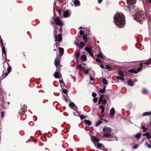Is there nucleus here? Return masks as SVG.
Instances as JSON below:
<instances>
[{"instance_id":"473e14b6","label":"nucleus","mask_w":151,"mask_h":151,"mask_svg":"<svg viewBox=\"0 0 151 151\" xmlns=\"http://www.w3.org/2000/svg\"><path fill=\"white\" fill-rule=\"evenodd\" d=\"M117 78L122 81H124V76H118L117 77Z\"/></svg>"},{"instance_id":"338daca9","label":"nucleus","mask_w":151,"mask_h":151,"mask_svg":"<svg viewBox=\"0 0 151 151\" xmlns=\"http://www.w3.org/2000/svg\"><path fill=\"white\" fill-rule=\"evenodd\" d=\"M59 82H60V83H64V82H63V81L62 80H60L59 81Z\"/></svg>"},{"instance_id":"79ce46f5","label":"nucleus","mask_w":151,"mask_h":151,"mask_svg":"<svg viewBox=\"0 0 151 151\" xmlns=\"http://www.w3.org/2000/svg\"><path fill=\"white\" fill-rule=\"evenodd\" d=\"M145 63L146 64L149 65L151 63V60H149L147 62Z\"/></svg>"},{"instance_id":"5701e85b","label":"nucleus","mask_w":151,"mask_h":151,"mask_svg":"<svg viewBox=\"0 0 151 151\" xmlns=\"http://www.w3.org/2000/svg\"><path fill=\"white\" fill-rule=\"evenodd\" d=\"M105 68L106 69H108L109 71H111L113 70L112 67H111L109 65H106Z\"/></svg>"},{"instance_id":"e2e57ef3","label":"nucleus","mask_w":151,"mask_h":151,"mask_svg":"<svg viewBox=\"0 0 151 151\" xmlns=\"http://www.w3.org/2000/svg\"><path fill=\"white\" fill-rule=\"evenodd\" d=\"M102 1L103 0H98V2L99 4H100L102 2Z\"/></svg>"},{"instance_id":"c85d7f7f","label":"nucleus","mask_w":151,"mask_h":151,"mask_svg":"<svg viewBox=\"0 0 151 151\" xmlns=\"http://www.w3.org/2000/svg\"><path fill=\"white\" fill-rule=\"evenodd\" d=\"M85 44L84 42H81L80 43V46L81 48H83L85 46Z\"/></svg>"},{"instance_id":"2eb2a0df","label":"nucleus","mask_w":151,"mask_h":151,"mask_svg":"<svg viewBox=\"0 0 151 151\" xmlns=\"http://www.w3.org/2000/svg\"><path fill=\"white\" fill-rule=\"evenodd\" d=\"M94 145L97 149H99V147H101L102 145L98 142L94 143Z\"/></svg>"},{"instance_id":"603ef678","label":"nucleus","mask_w":151,"mask_h":151,"mask_svg":"<svg viewBox=\"0 0 151 151\" xmlns=\"http://www.w3.org/2000/svg\"><path fill=\"white\" fill-rule=\"evenodd\" d=\"M101 97H100L99 98L98 103L99 104H100L101 102H102V101H101Z\"/></svg>"},{"instance_id":"dca6fc26","label":"nucleus","mask_w":151,"mask_h":151,"mask_svg":"<svg viewBox=\"0 0 151 151\" xmlns=\"http://www.w3.org/2000/svg\"><path fill=\"white\" fill-rule=\"evenodd\" d=\"M64 49L62 48H59V52L60 56H61L64 53Z\"/></svg>"},{"instance_id":"052dcab7","label":"nucleus","mask_w":151,"mask_h":151,"mask_svg":"<svg viewBox=\"0 0 151 151\" xmlns=\"http://www.w3.org/2000/svg\"><path fill=\"white\" fill-rule=\"evenodd\" d=\"M54 33L55 34V35H57V29H55V31L54 32Z\"/></svg>"},{"instance_id":"bf43d9fd","label":"nucleus","mask_w":151,"mask_h":151,"mask_svg":"<svg viewBox=\"0 0 151 151\" xmlns=\"http://www.w3.org/2000/svg\"><path fill=\"white\" fill-rule=\"evenodd\" d=\"M9 73L8 72V73L6 72V73H5L4 74L5 77L4 78H4L6 77L8 75Z\"/></svg>"},{"instance_id":"58836bf2","label":"nucleus","mask_w":151,"mask_h":151,"mask_svg":"<svg viewBox=\"0 0 151 151\" xmlns=\"http://www.w3.org/2000/svg\"><path fill=\"white\" fill-rule=\"evenodd\" d=\"M102 122L101 121H99V122H97L96 124H95V126H96V127H97L98 126H99V125H100L101 124V123H102Z\"/></svg>"},{"instance_id":"ddd939ff","label":"nucleus","mask_w":151,"mask_h":151,"mask_svg":"<svg viewBox=\"0 0 151 151\" xmlns=\"http://www.w3.org/2000/svg\"><path fill=\"white\" fill-rule=\"evenodd\" d=\"M85 49V50L89 53V54L92 57L93 56V52L91 51L90 48L88 49L87 47H86Z\"/></svg>"},{"instance_id":"6ab92c4d","label":"nucleus","mask_w":151,"mask_h":151,"mask_svg":"<svg viewBox=\"0 0 151 151\" xmlns=\"http://www.w3.org/2000/svg\"><path fill=\"white\" fill-rule=\"evenodd\" d=\"M142 135L145 136L148 139L151 138L150 134V132L144 133L142 134Z\"/></svg>"},{"instance_id":"4468645a","label":"nucleus","mask_w":151,"mask_h":151,"mask_svg":"<svg viewBox=\"0 0 151 151\" xmlns=\"http://www.w3.org/2000/svg\"><path fill=\"white\" fill-rule=\"evenodd\" d=\"M115 113V110L114 108H112L110 110V115L111 116H113Z\"/></svg>"},{"instance_id":"0e129e2a","label":"nucleus","mask_w":151,"mask_h":151,"mask_svg":"<svg viewBox=\"0 0 151 151\" xmlns=\"http://www.w3.org/2000/svg\"><path fill=\"white\" fill-rule=\"evenodd\" d=\"M90 79L91 81H93L94 80V78H93L91 76H90Z\"/></svg>"},{"instance_id":"6e6552de","label":"nucleus","mask_w":151,"mask_h":151,"mask_svg":"<svg viewBox=\"0 0 151 151\" xmlns=\"http://www.w3.org/2000/svg\"><path fill=\"white\" fill-rule=\"evenodd\" d=\"M54 22L58 26H62L63 25V22L61 21L60 19L58 17L55 19Z\"/></svg>"},{"instance_id":"72a5a7b5","label":"nucleus","mask_w":151,"mask_h":151,"mask_svg":"<svg viewBox=\"0 0 151 151\" xmlns=\"http://www.w3.org/2000/svg\"><path fill=\"white\" fill-rule=\"evenodd\" d=\"M81 59L83 61H86V57L85 55H83L81 56Z\"/></svg>"},{"instance_id":"8fccbe9b","label":"nucleus","mask_w":151,"mask_h":151,"mask_svg":"<svg viewBox=\"0 0 151 151\" xmlns=\"http://www.w3.org/2000/svg\"><path fill=\"white\" fill-rule=\"evenodd\" d=\"M96 61L99 63H101V60L99 58H97L96 59Z\"/></svg>"},{"instance_id":"5fc2aeb1","label":"nucleus","mask_w":151,"mask_h":151,"mask_svg":"<svg viewBox=\"0 0 151 151\" xmlns=\"http://www.w3.org/2000/svg\"><path fill=\"white\" fill-rule=\"evenodd\" d=\"M80 117L81 120L85 118V116L83 115L80 116Z\"/></svg>"},{"instance_id":"4d7b16f0","label":"nucleus","mask_w":151,"mask_h":151,"mask_svg":"<svg viewBox=\"0 0 151 151\" xmlns=\"http://www.w3.org/2000/svg\"><path fill=\"white\" fill-rule=\"evenodd\" d=\"M118 74L121 76H124L123 73L122 72H119L118 73Z\"/></svg>"},{"instance_id":"2f4dec72","label":"nucleus","mask_w":151,"mask_h":151,"mask_svg":"<svg viewBox=\"0 0 151 151\" xmlns=\"http://www.w3.org/2000/svg\"><path fill=\"white\" fill-rule=\"evenodd\" d=\"M141 133H139L137 134L135 136V137L137 138V139H139L141 136Z\"/></svg>"},{"instance_id":"69168bd1","label":"nucleus","mask_w":151,"mask_h":151,"mask_svg":"<svg viewBox=\"0 0 151 151\" xmlns=\"http://www.w3.org/2000/svg\"><path fill=\"white\" fill-rule=\"evenodd\" d=\"M65 99V101L66 102H68V99H67V98H66V97H65V99Z\"/></svg>"},{"instance_id":"412c9836","label":"nucleus","mask_w":151,"mask_h":151,"mask_svg":"<svg viewBox=\"0 0 151 151\" xmlns=\"http://www.w3.org/2000/svg\"><path fill=\"white\" fill-rule=\"evenodd\" d=\"M151 115V111L146 112L143 113L142 115V116H147Z\"/></svg>"},{"instance_id":"9d476101","label":"nucleus","mask_w":151,"mask_h":151,"mask_svg":"<svg viewBox=\"0 0 151 151\" xmlns=\"http://www.w3.org/2000/svg\"><path fill=\"white\" fill-rule=\"evenodd\" d=\"M22 109L20 110L19 113L21 115L23 114L26 111V108H27L25 105H24L23 107H22Z\"/></svg>"},{"instance_id":"f03ea898","label":"nucleus","mask_w":151,"mask_h":151,"mask_svg":"<svg viewBox=\"0 0 151 151\" xmlns=\"http://www.w3.org/2000/svg\"><path fill=\"white\" fill-rule=\"evenodd\" d=\"M133 16L135 20L140 23V22L143 21L145 17L142 12L139 10H135Z\"/></svg>"},{"instance_id":"bb28decb","label":"nucleus","mask_w":151,"mask_h":151,"mask_svg":"<svg viewBox=\"0 0 151 151\" xmlns=\"http://www.w3.org/2000/svg\"><path fill=\"white\" fill-rule=\"evenodd\" d=\"M4 100L2 98V99H0V105L2 106V107L4 109Z\"/></svg>"},{"instance_id":"e433bc0d","label":"nucleus","mask_w":151,"mask_h":151,"mask_svg":"<svg viewBox=\"0 0 151 151\" xmlns=\"http://www.w3.org/2000/svg\"><path fill=\"white\" fill-rule=\"evenodd\" d=\"M85 124H87L88 125H90L91 124V122L89 120H86L85 121Z\"/></svg>"},{"instance_id":"b1692460","label":"nucleus","mask_w":151,"mask_h":151,"mask_svg":"<svg viewBox=\"0 0 151 151\" xmlns=\"http://www.w3.org/2000/svg\"><path fill=\"white\" fill-rule=\"evenodd\" d=\"M129 72L134 73H137V71L135 69H132L129 70Z\"/></svg>"},{"instance_id":"49530a36","label":"nucleus","mask_w":151,"mask_h":151,"mask_svg":"<svg viewBox=\"0 0 151 151\" xmlns=\"http://www.w3.org/2000/svg\"><path fill=\"white\" fill-rule=\"evenodd\" d=\"M98 99L97 97H95L93 99V101L95 103H96Z\"/></svg>"},{"instance_id":"423d86ee","label":"nucleus","mask_w":151,"mask_h":151,"mask_svg":"<svg viewBox=\"0 0 151 151\" xmlns=\"http://www.w3.org/2000/svg\"><path fill=\"white\" fill-rule=\"evenodd\" d=\"M0 44H1L2 46V53L4 54L2 56L4 58H5L6 57V52L5 48L3 44V42L2 40L1 39V40H0Z\"/></svg>"},{"instance_id":"a878e982","label":"nucleus","mask_w":151,"mask_h":151,"mask_svg":"<svg viewBox=\"0 0 151 151\" xmlns=\"http://www.w3.org/2000/svg\"><path fill=\"white\" fill-rule=\"evenodd\" d=\"M102 81L103 84H108L107 81L105 78H103Z\"/></svg>"},{"instance_id":"680f3d73","label":"nucleus","mask_w":151,"mask_h":151,"mask_svg":"<svg viewBox=\"0 0 151 151\" xmlns=\"http://www.w3.org/2000/svg\"><path fill=\"white\" fill-rule=\"evenodd\" d=\"M100 66L101 68H105V67L104 66L103 64H101L100 65Z\"/></svg>"},{"instance_id":"864d4df0","label":"nucleus","mask_w":151,"mask_h":151,"mask_svg":"<svg viewBox=\"0 0 151 151\" xmlns=\"http://www.w3.org/2000/svg\"><path fill=\"white\" fill-rule=\"evenodd\" d=\"M84 32L82 30H81L80 31V34L81 35H83V34H84Z\"/></svg>"},{"instance_id":"09e8293b","label":"nucleus","mask_w":151,"mask_h":151,"mask_svg":"<svg viewBox=\"0 0 151 151\" xmlns=\"http://www.w3.org/2000/svg\"><path fill=\"white\" fill-rule=\"evenodd\" d=\"M69 105L70 107H73L74 106V104L73 103H71L70 104H69Z\"/></svg>"},{"instance_id":"6e6d98bb","label":"nucleus","mask_w":151,"mask_h":151,"mask_svg":"<svg viewBox=\"0 0 151 151\" xmlns=\"http://www.w3.org/2000/svg\"><path fill=\"white\" fill-rule=\"evenodd\" d=\"M4 116V112L3 111H2L1 112V116L2 117H3Z\"/></svg>"},{"instance_id":"f257e3e1","label":"nucleus","mask_w":151,"mask_h":151,"mask_svg":"<svg viewBox=\"0 0 151 151\" xmlns=\"http://www.w3.org/2000/svg\"><path fill=\"white\" fill-rule=\"evenodd\" d=\"M114 18V23L118 27H122L125 26V17L122 13H116Z\"/></svg>"},{"instance_id":"37998d69","label":"nucleus","mask_w":151,"mask_h":151,"mask_svg":"<svg viewBox=\"0 0 151 151\" xmlns=\"http://www.w3.org/2000/svg\"><path fill=\"white\" fill-rule=\"evenodd\" d=\"M145 145L146 146L149 148H151V145H150L148 143H146Z\"/></svg>"},{"instance_id":"a211bd4d","label":"nucleus","mask_w":151,"mask_h":151,"mask_svg":"<svg viewBox=\"0 0 151 151\" xmlns=\"http://www.w3.org/2000/svg\"><path fill=\"white\" fill-rule=\"evenodd\" d=\"M139 64L140 65V66L138 67L136 70L137 73H139L141 71L143 66L142 64L141 63H139Z\"/></svg>"},{"instance_id":"de8ad7c7","label":"nucleus","mask_w":151,"mask_h":151,"mask_svg":"<svg viewBox=\"0 0 151 151\" xmlns=\"http://www.w3.org/2000/svg\"><path fill=\"white\" fill-rule=\"evenodd\" d=\"M83 72L85 73L86 75L88 73V69L86 70H86H83Z\"/></svg>"},{"instance_id":"f3484780","label":"nucleus","mask_w":151,"mask_h":151,"mask_svg":"<svg viewBox=\"0 0 151 151\" xmlns=\"http://www.w3.org/2000/svg\"><path fill=\"white\" fill-rule=\"evenodd\" d=\"M141 128L143 129V132H145L146 131L147 129V127H146L142 123L141 125Z\"/></svg>"},{"instance_id":"13d9d810","label":"nucleus","mask_w":151,"mask_h":151,"mask_svg":"<svg viewBox=\"0 0 151 151\" xmlns=\"http://www.w3.org/2000/svg\"><path fill=\"white\" fill-rule=\"evenodd\" d=\"M92 96H93L95 97L96 96V94L95 93H92Z\"/></svg>"},{"instance_id":"c9c22d12","label":"nucleus","mask_w":151,"mask_h":151,"mask_svg":"<svg viewBox=\"0 0 151 151\" xmlns=\"http://www.w3.org/2000/svg\"><path fill=\"white\" fill-rule=\"evenodd\" d=\"M4 91H3L1 88H0V94L1 95V96H2V97H4L3 95H4Z\"/></svg>"},{"instance_id":"aec40b11","label":"nucleus","mask_w":151,"mask_h":151,"mask_svg":"<svg viewBox=\"0 0 151 151\" xmlns=\"http://www.w3.org/2000/svg\"><path fill=\"white\" fill-rule=\"evenodd\" d=\"M74 4L76 6H79L80 5V3L78 0H75L74 2Z\"/></svg>"},{"instance_id":"a18cd8bd","label":"nucleus","mask_w":151,"mask_h":151,"mask_svg":"<svg viewBox=\"0 0 151 151\" xmlns=\"http://www.w3.org/2000/svg\"><path fill=\"white\" fill-rule=\"evenodd\" d=\"M63 92L65 94H66L68 92V91L66 89H63Z\"/></svg>"},{"instance_id":"cd10ccee","label":"nucleus","mask_w":151,"mask_h":151,"mask_svg":"<svg viewBox=\"0 0 151 151\" xmlns=\"http://www.w3.org/2000/svg\"><path fill=\"white\" fill-rule=\"evenodd\" d=\"M128 84L130 86H133L134 85L132 81L131 80L128 81H127Z\"/></svg>"},{"instance_id":"a19ab883","label":"nucleus","mask_w":151,"mask_h":151,"mask_svg":"<svg viewBox=\"0 0 151 151\" xmlns=\"http://www.w3.org/2000/svg\"><path fill=\"white\" fill-rule=\"evenodd\" d=\"M139 147V145L138 144H136L133 146L132 148L133 149H136L137 148Z\"/></svg>"},{"instance_id":"9b49d317","label":"nucleus","mask_w":151,"mask_h":151,"mask_svg":"<svg viewBox=\"0 0 151 151\" xmlns=\"http://www.w3.org/2000/svg\"><path fill=\"white\" fill-rule=\"evenodd\" d=\"M91 140L92 141L95 142L96 143L99 142V139L95 136H93L91 137Z\"/></svg>"},{"instance_id":"4be33fe9","label":"nucleus","mask_w":151,"mask_h":151,"mask_svg":"<svg viewBox=\"0 0 151 151\" xmlns=\"http://www.w3.org/2000/svg\"><path fill=\"white\" fill-rule=\"evenodd\" d=\"M76 69H81L82 68L83 69L84 71L86 70V68L84 67H83L82 66V65L81 64H79L76 67Z\"/></svg>"},{"instance_id":"7c9ffc66","label":"nucleus","mask_w":151,"mask_h":151,"mask_svg":"<svg viewBox=\"0 0 151 151\" xmlns=\"http://www.w3.org/2000/svg\"><path fill=\"white\" fill-rule=\"evenodd\" d=\"M103 96L101 97V101H102V103L103 104H105L107 102L106 100L105 99H103Z\"/></svg>"},{"instance_id":"774afa93","label":"nucleus","mask_w":151,"mask_h":151,"mask_svg":"<svg viewBox=\"0 0 151 151\" xmlns=\"http://www.w3.org/2000/svg\"><path fill=\"white\" fill-rule=\"evenodd\" d=\"M59 30H60V32H61L62 31V27H60V29H59Z\"/></svg>"},{"instance_id":"3c124183","label":"nucleus","mask_w":151,"mask_h":151,"mask_svg":"<svg viewBox=\"0 0 151 151\" xmlns=\"http://www.w3.org/2000/svg\"><path fill=\"white\" fill-rule=\"evenodd\" d=\"M75 55L77 58H78L80 56V54L78 53L77 54H76Z\"/></svg>"},{"instance_id":"1a4fd4ad","label":"nucleus","mask_w":151,"mask_h":151,"mask_svg":"<svg viewBox=\"0 0 151 151\" xmlns=\"http://www.w3.org/2000/svg\"><path fill=\"white\" fill-rule=\"evenodd\" d=\"M54 37L55 41L60 42L62 40V37L61 34H58V35L54 36Z\"/></svg>"},{"instance_id":"ea45409f","label":"nucleus","mask_w":151,"mask_h":151,"mask_svg":"<svg viewBox=\"0 0 151 151\" xmlns=\"http://www.w3.org/2000/svg\"><path fill=\"white\" fill-rule=\"evenodd\" d=\"M142 93L143 94H147L148 93V92L145 89H144L142 90Z\"/></svg>"},{"instance_id":"c03bdc74","label":"nucleus","mask_w":151,"mask_h":151,"mask_svg":"<svg viewBox=\"0 0 151 151\" xmlns=\"http://www.w3.org/2000/svg\"><path fill=\"white\" fill-rule=\"evenodd\" d=\"M12 70V68L10 66H9L7 69V71L9 73H10Z\"/></svg>"},{"instance_id":"393cba45","label":"nucleus","mask_w":151,"mask_h":151,"mask_svg":"<svg viewBox=\"0 0 151 151\" xmlns=\"http://www.w3.org/2000/svg\"><path fill=\"white\" fill-rule=\"evenodd\" d=\"M99 109H101V112L102 113H103L104 111V107L102 105H101L99 107Z\"/></svg>"},{"instance_id":"f8f14e48","label":"nucleus","mask_w":151,"mask_h":151,"mask_svg":"<svg viewBox=\"0 0 151 151\" xmlns=\"http://www.w3.org/2000/svg\"><path fill=\"white\" fill-rule=\"evenodd\" d=\"M54 63L56 67L57 68V66L59 65L60 63V59L59 58L57 57L55 58Z\"/></svg>"},{"instance_id":"0eeeda50","label":"nucleus","mask_w":151,"mask_h":151,"mask_svg":"<svg viewBox=\"0 0 151 151\" xmlns=\"http://www.w3.org/2000/svg\"><path fill=\"white\" fill-rule=\"evenodd\" d=\"M55 78H61V75L60 74V69H57L54 74Z\"/></svg>"},{"instance_id":"20e7f679","label":"nucleus","mask_w":151,"mask_h":151,"mask_svg":"<svg viewBox=\"0 0 151 151\" xmlns=\"http://www.w3.org/2000/svg\"><path fill=\"white\" fill-rule=\"evenodd\" d=\"M137 0H126L127 3L128 4V5L126 6L129 9H131L132 8V9H134L133 5L135 4Z\"/></svg>"},{"instance_id":"f704fd0d","label":"nucleus","mask_w":151,"mask_h":151,"mask_svg":"<svg viewBox=\"0 0 151 151\" xmlns=\"http://www.w3.org/2000/svg\"><path fill=\"white\" fill-rule=\"evenodd\" d=\"M105 88H106V86H105L102 89H101L99 91L100 93H104L105 91Z\"/></svg>"},{"instance_id":"c756f323","label":"nucleus","mask_w":151,"mask_h":151,"mask_svg":"<svg viewBox=\"0 0 151 151\" xmlns=\"http://www.w3.org/2000/svg\"><path fill=\"white\" fill-rule=\"evenodd\" d=\"M97 57H98L101 58L103 59H104L105 57V56H103V54L101 53H100L98 55H97Z\"/></svg>"},{"instance_id":"39448f33","label":"nucleus","mask_w":151,"mask_h":151,"mask_svg":"<svg viewBox=\"0 0 151 151\" xmlns=\"http://www.w3.org/2000/svg\"><path fill=\"white\" fill-rule=\"evenodd\" d=\"M63 13V15L65 17H69L70 15V14L68 12V10H58V12L60 15L62 12Z\"/></svg>"},{"instance_id":"7ed1b4c3","label":"nucleus","mask_w":151,"mask_h":151,"mask_svg":"<svg viewBox=\"0 0 151 151\" xmlns=\"http://www.w3.org/2000/svg\"><path fill=\"white\" fill-rule=\"evenodd\" d=\"M103 130L104 132V136L106 137H109L111 136V130L110 128L108 127H105V128L103 129Z\"/></svg>"},{"instance_id":"4c0bfd02","label":"nucleus","mask_w":151,"mask_h":151,"mask_svg":"<svg viewBox=\"0 0 151 151\" xmlns=\"http://www.w3.org/2000/svg\"><path fill=\"white\" fill-rule=\"evenodd\" d=\"M83 40L85 42L87 41L88 40L87 36L86 35H85V34H84L83 35Z\"/></svg>"}]
</instances>
